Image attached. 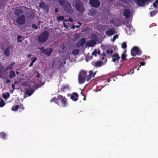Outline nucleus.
Segmentation results:
<instances>
[{
	"label": "nucleus",
	"instance_id": "nucleus-1",
	"mask_svg": "<svg viewBox=\"0 0 158 158\" xmlns=\"http://www.w3.org/2000/svg\"><path fill=\"white\" fill-rule=\"evenodd\" d=\"M74 6L76 10L80 13H82L85 11L83 4L79 0H74L73 1Z\"/></svg>",
	"mask_w": 158,
	"mask_h": 158
},
{
	"label": "nucleus",
	"instance_id": "nucleus-2",
	"mask_svg": "<svg viewBox=\"0 0 158 158\" xmlns=\"http://www.w3.org/2000/svg\"><path fill=\"white\" fill-rule=\"evenodd\" d=\"M49 36V33L47 31H44L37 37L38 40L40 44L46 41Z\"/></svg>",
	"mask_w": 158,
	"mask_h": 158
},
{
	"label": "nucleus",
	"instance_id": "nucleus-3",
	"mask_svg": "<svg viewBox=\"0 0 158 158\" xmlns=\"http://www.w3.org/2000/svg\"><path fill=\"white\" fill-rule=\"evenodd\" d=\"M87 77L86 72L82 70L80 73L78 75V81L80 84H82L85 81Z\"/></svg>",
	"mask_w": 158,
	"mask_h": 158
},
{
	"label": "nucleus",
	"instance_id": "nucleus-4",
	"mask_svg": "<svg viewBox=\"0 0 158 158\" xmlns=\"http://www.w3.org/2000/svg\"><path fill=\"white\" fill-rule=\"evenodd\" d=\"M64 10L67 13H71L73 12L70 4L68 2H65V4L64 6Z\"/></svg>",
	"mask_w": 158,
	"mask_h": 158
},
{
	"label": "nucleus",
	"instance_id": "nucleus-5",
	"mask_svg": "<svg viewBox=\"0 0 158 158\" xmlns=\"http://www.w3.org/2000/svg\"><path fill=\"white\" fill-rule=\"evenodd\" d=\"M25 22V17L24 15H21L19 16L16 20V22L20 25L23 24Z\"/></svg>",
	"mask_w": 158,
	"mask_h": 158
},
{
	"label": "nucleus",
	"instance_id": "nucleus-6",
	"mask_svg": "<svg viewBox=\"0 0 158 158\" xmlns=\"http://www.w3.org/2000/svg\"><path fill=\"white\" fill-rule=\"evenodd\" d=\"M141 53V52L137 47H134L131 50V53L133 56H135L136 55H140Z\"/></svg>",
	"mask_w": 158,
	"mask_h": 158
},
{
	"label": "nucleus",
	"instance_id": "nucleus-7",
	"mask_svg": "<svg viewBox=\"0 0 158 158\" xmlns=\"http://www.w3.org/2000/svg\"><path fill=\"white\" fill-rule=\"evenodd\" d=\"M89 4L93 7H98L100 6V2L99 0H90Z\"/></svg>",
	"mask_w": 158,
	"mask_h": 158
},
{
	"label": "nucleus",
	"instance_id": "nucleus-8",
	"mask_svg": "<svg viewBox=\"0 0 158 158\" xmlns=\"http://www.w3.org/2000/svg\"><path fill=\"white\" fill-rule=\"evenodd\" d=\"M86 39L84 38L80 39L76 44L77 47L78 48L83 47L85 43Z\"/></svg>",
	"mask_w": 158,
	"mask_h": 158
},
{
	"label": "nucleus",
	"instance_id": "nucleus-9",
	"mask_svg": "<svg viewBox=\"0 0 158 158\" xmlns=\"http://www.w3.org/2000/svg\"><path fill=\"white\" fill-rule=\"evenodd\" d=\"M40 7L43 10H45L47 12L48 11L49 8L48 5L46 4L44 2H42L40 3Z\"/></svg>",
	"mask_w": 158,
	"mask_h": 158
},
{
	"label": "nucleus",
	"instance_id": "nucleus-10",
	"mask_svg": "<svg viewBox=\"0 0 158 158\" xmlns=\"http://www.w3.org/2000/svg\"><path fill=\"white\" fill-rule=\"evenodd\" d=\"M105 33L108 36H111L115 33V30L113 28H110L106 30Z\"/></svg>",
	"mask_w": 158,
	"mask_h": 158
},
{
	"label": "nucleus",
	"instance_id": "nucleus-11",
	"mask_svg": "<svg viewBox=\"0 0 158 158\" xmlns=\"http://www.w3.org/2000/svg\"><path fill=\"white\" fill-rule=\"evenodd\" d=\"M96 44V42L94 40L88 41L86 44V45L89 47H94Z\"/></svg>",
	"mask_w": 158,
	"mask_h": 158
},
{
	"label": "nucleus",
	"instance_id": "nucleus-12",
	"mask_svg": "<svg viewBox=\"0 0 158 158\" xmlns=\"http://www.w3.org/2000/svg\"><path fill=\"white\" fill-rule=\"evenodd\" d=\"M53 51L52 48L45 49L44 51V53L48 56L50 55L51 53Z\"/></svg>",
	"mask_w": 158,
	"mask_h": 158
},
{
	"label": "nucleus",
	"instance_id": "nucleus-13",
	"mask_svg": "<svg viewBox=\"0 0 158 158\" xmlns=\"http://www.w3.org/2000/svg\"><path fill=\"white\" fill-rule=\"evenodd\" d=\"M123 14L127 18H129L131 15L130 11L127 9H126L124 11Z\"/></svg>",
	"mask_w": 158,
	"mask_h": 158
},
{
	"label": "nucleus",
	"instance_id": "nucleus-14",
	"mask_svg": "<svg viewBox=\"0 0 158 158\" xmlns=\"http://www.w3.org/2000/svg\"><path fill=\"white\" fill-rule=\"evenodd\" d=\"M10 46H7L4 52L6 56H9L10 54Z\"/></svg>",
	"mask_w": 158,
	"mask_h": 158
},
{
	"label": "nucleus",
	"instance_id": "nucleus-15",
	"mask_svg": "<svg viewBox=\"0 0 158 158\" xmlns=\"http://www.w3.org/2000/svg\"><path fill=\"white\" fill-rule=\"evenodd\" d=\"M87 13L88 15L93 16L95 14L96 12L94 9H91L88 10Z\"/></svg>",
	"mask_w": 158,
	"mask_h": 158
},
{
	"label": "nucleus",
	"instance_id": "nucleus-16",
	"mask_svg": "<svg viewBox=\"0 0 158 158\" xmlns=\"http://www.w3.org/2000/svg\"><path fill=\"white\" fill-rule=\"evenodd\" d=\"M120 58V57L118 56V55L116 54L112 56V60L114 62H115L116 61H118Z\"/></svg>",
	"mask_w": 158,
	"mask_h": 158
},
{
	"label": "nucleus",
	"instance_id": "nucleus-17",
	"mask_svg": "<svg viewBox=\"0 0 158 158\" xmlns=\"http://www.w3.org/2000/svg\"><path fill=\"white\" fill-rule=\"evenodd\" d=\"M78 94L76 93H74L73 95H71V98L74 101H76L78 99Z\"/></svg>",
	"mask_w": 158,
	"mask_h": 158
},
{
	"label": "nucleus",
	"instance_id": "nucleus-18",
	"mask_svg": "<svg viewBox=\"0 0 158 158\" xmlns=\"http://www.w3.org/2000/svg\"><path fill=\"white\" fill-rule=\"evenodd\" d=\"M34 91V90L32 89H28L26 90L25 94H27L29 96H30L33 93Z\"/></svg>",
	"mask_w": 158,
	"mask_h": 158
},
{
	"label": "nucleus",
	"instance_id": "nucleus-19",
	"mask_svg": "<svg viewBox=\"0 0 158 158\" xmlns=\"http://www.w3.org/2000/svg\"><path fill=\"white\" fill-rule=\"evenodd\" d=\"M58 99H60L61 100V102L64 104V105H65L66 102L64 97H63L62 96L60 95L58 97Z\"/></svg>",
	"mask_w": 158,
	"mask_h": 158
},
{
	"label": "nucleus",
	"instance_id": "nucleus-20",
	"mask_svg": "<svg viewBox=\"0 0 158 158\" xmlns=\"http://www.w3.org/2000/svg\"><path fill=\"white\" fill-rule=\"evenodd\" d=\"M79 50L77 49H73L72 52V53L74 56H76L79 54Z\"/></svg>",
	"mask_w": 158,
	"mask_h": 158
},
{
	"label": "nucleus",
	"instance_id": "nucleus-21",
	"mask_svg": "<svg viewBox=\"0 0 158 158\" xmlns=\"http://www.w3.org/2000/svg\"><path fill=\"white\" fill-rule=\"evenodd\" d=\"M103 64V62L101 61H99L96 62L95 63V66L96 67H101Z\"/></svg>",
	"mask_w": 158,
	"mask_h": 158
},
{
	"label": "nucleus",
	"instance_id": "nucleus-22",
	"mask_svg": "<svg viewBox=\"0 0 158 158\" xmlns=\"http://www.w3.org/2000/svg\"><path fill=\"white\" fill-rule=\"evenodd\" d=\"M15 76V73L14 71H11L10 72L9 77L10 79H12Z\"/></svg>",
	"mask_w": 158,
	"mask_h": 158
},
{
	"label": "nucleus",
	"instance_id": "nucleus-23",
	"mask_svg": "<svg viewBox=\"0 0 158 158\" xmlns=\"http://www.w3.org/2000/svg\"><path fill=\"white\" fill-rule=\"evenodd\" d=\"M68 2L64 0H58L59 4L61 6H63L65 4V2Z\"/></svg>",
	"mask_w": 158,
	"mask_h": 158
},
{
	"label": "nucleus",
	"instance_id": "nucleus-24",
	"mask_svg": "<svg viewBox=\"0 0 158 158\" xmlns=\"http://www.w3.org/2000/svg\"><path fill=\"white\" fill-rule=\"evenodd\" d=\"M15 63L13 62L11 64H10L9 65L6 69V70H8L10 69H11L13 66L14 65Z\"/></svg>",
	"mask_w": 158,
	"mask_h": 158
},
{
	"label": "nucleus",
	"instance_id": "nucleus-25",
	"mask_svg": "<svg viewBox=\"0 0 158 158\" xmlns=\"http://www.w3.org/2000/svg\"><path fill=\"white\" fill-rule=\"evenodd\" d=\"M118 37V35H114L113 37V38L112 39H111V42H113L114 41L115 39L117 38Z\"/></svg>",
	"mask_w": 158,
	"mask_h": 158
},
{
	"label": "nucleus",
	"instance_id": "nucleus-26",
	"mask_svg": "<svg viewBox=\"0 0 158 158\" xmlns=\"http://www.w3.org/2000/svg\"><path fill=\"white\" fill-rule=\"evenodd\" d=\"M10 96V94L8 93H6V94H4L3 95V97L5 99H7Z\"/></svg>",
	"mask_w": 158,
	"mask_h": 158
},
{
	"label": "nucleus",
	"instance_id": "nucleus-27",
	"mask_svg": "<svg viewBox=\"0 0 158 158\" xmlns=\"http://www.w3.org/2000/svg\"><path fill=\"white\" fill-rule=\"evenodd\" d=\"M20 9H17L16 10L15 12V14L17 15H19V14H20Z\"/></svg>",
	"mask_w": 158,
	"mask_h": 158
},
{
	"label": "nucleus",
	"instance_id": "nucleus-28",
	"mask_svg": "<svg viewBox=\"0 0 158 158\" xmlns=\"http://www.w3.org/2000/svg\"><path fill=\"white\" fill-rule=\"evenodd\" d=\"M64 19V16H59L57 18V20L58 22L60 21V20H63Z\"/></svg>",
	"mask_w": 158,
	"mask_h": 158
},
{
	"label": "nucleus",
	"instance_id": "nucleus-29",
	"mask_svg": "<svg viewBox=\"0 0 158 158\" xmlns=\"http://www.w3.org/2000/svg\"><path fill=\"white\" fill-rule=\"evenodd\" d=\"M19 106L18 105H16L15 106H13L12 108V110L13 111L17 110L19 108Z\"/></svg>",
	"mask_w": 158,
	"mask_h": 158
},
{
	"label": "nucleus",
	"instance_id": "nucleus-30",
	"mask_svg": "<svg viewBox=\"0 0 158 158\" xmlns=\"http://www.w3.org/2000/svg\"><path fill=\"white\" fill-rule=\"evenodd\" d=\"M22 38V36L20 35H18L17 36V39L18 40V42L19 43L21 42L22 41V40H20Z\"/></svg>",
	"mask_w": 158,
	"mask_h": 158
},
{
	"label": "nucleus",
	"instance_id": "nucleus-31",
	"mask_svg": "<svg viewBox=\"0 0 158 158\" xmlns=\"http://www.w3.org/2000/svg\"><path fill=\"white\" fill-rule=\"evenodd\" d=\"M122 47L123 49H125L127 47V44L126 42H124L122 44Z\"/></svg>",
	"mask_w": 158,
	"mask_h": 158
},
{
	"label": "nucleus",
	"instance_id": "nucleus-32",
	"mask_svg": "<svg viewBox=\"0 0 158 158\" xmlns=\"http://www.w3.org/2000/svg\"><path fill=\"white\" fill-rule=\"evenodd\" d=\"M5 102L3 100L0 102V107H2L5 105Z\"/></svg>",
	"mask_w": 158,
	"mask_h": 158
},
{
	"label": "nucleus",
	"instance_id": "nucleus-33",
	"mask_svg": "<svg viewBox=\"0 0 158 158\" xmlns=\"http://www.w3.org/2000/svg\"><path fill=\"white\" fill-rule=\"evenodd\" d=\"M74 38L76 39H78L80 37V35L77 33H76L74 35Z\"/></svg>",
	"mask_w": 158,
	"mask_h": 158
},
{
	"label": "nucleus",
	"instance_id": "nucleus-34",
	"mask_svg": "<svg viewBox=\"0 0 158 158\" xmlns=\"http://www.w3.org/2000/svg\"><path fill=\"white\" fill-rule=\"evenodd\" d=\"M34 74L35 75V76L37 78H39L40 76V74L37 72H35L34 73Z\"/></svg>",
	"mask_w": 158,
	"mask_h": 158
},
{
	"label": "nucleus",
	"instance_id": "nucleus-35",
	"mask_svg": "<svg viewBox=\"0 0 158 158\" xmlns=\"http://www.w3.org/2000/svg\"><path fill=\"white\" fill-rule=\"evenodd\" d=\"M27 82L26 81H24L21 82V85L27 86Z\"/></svg>",
	"mask_w": 158,
	"mask_h": 158
},
{
	"label": "nucleus",
	"instance_id": "nucleus-36",
	"mask_svg": "<svg viewBox=\"0 0 158 158\" xmlns=\"http://www.w3.org/2000/svg\"><path fill=\"white\" fill-rule=\"evenodd\" d=\"M156 13V11H152L151 12L150 15L151 16H152L155 15Z\"/></svg>",
	"mask_w": 158,
	"mask_h": 158
},
{
	"label": "nucleus",
	"instance_id": "nucleus-37",
	"mask_svg": "<svg viewBox=\"0 0 158 158\" xmlns=\"http://www.w3.org/2000/svg\"><path fill=\"white\" fill-rule=\"evenodd\" d=\"M158 3V0H156L155 2L153 3V5L154 7H157L156 4Z\"/></svg>",
	"mask_w": 158,
	"mask_h": 158
},
{
	"label": "nucleus",
	"instance_id": "nucleus-38",
	"mask_svg": "<svg viewBox=\"0 0 158 158\" xmlns=\"http://www.w3.org/2000/svg\"><path fill=\"white\" fill-rule=\"evenodd\" d=\"M24 79L23 78H21L19 79V81H15L14 82V84H19V82L23 80Z\"/></svg>",
	"mask_w": 158,
	"mask_h": 158
},
{
	"label": "nucleus",
	"instance_id": "nucleus-39",
	"mask_svg": "<svg viewBox=\"0 0 158 158\" xmlns=\"http://www.w3.org/2000/svg\"><path fill=\"white\" fill-rule=\"evenodd\" d=\"M32 27L35 29H37L38 28L37 26L35 24H32Z\"/></svg>",
	"mask_w": 158,
	"mask_h": 158
},
{
	"label": "nucleus",
	"instance_id": "nucleus-40",
	"mask_svg": "<svg viewBox=\"0 0 158 158\" xmlns=\"http://www.w3.org/2000/svg\"><path fill=\"white\" fill-rule=\"evenodd\" d=\"M121 57L123 60H125L126 59V54H123L122 55Z\"/></svg>",
	"mask_w": 158,
	"mask_h": 158
},
{
	"label": "nucleus",
	"instance_id": "nucleus-41",
	"mask_svg": "<svg viewBox=\"0 0 158 158\" xmlns=\"http://www.w3.org/2000/svg\"><path fill=\"white\" fill-rule=\"evenodd\" d=\"M106 52L108 54H109V53L112 54L113 52V51L112 50L109 51V50H108L106 51Z\"/></svg>",
	"mask_w": 158,
	"mask_h": 158
},
{
	"label": "nucleus",
	"instance_id": "nucleus-42",
	"mask_svg": "<svg viewBox=\"0 0 158 158\" xmlns=\"http://www.w3.org/2000/svg\"><path fill=\"white\" fill-rule=\"evenodd\" d=\"M38 48L41 50L43 53H44V50L45 49H44V48L43 47H42L41 48Z\"/></svg>",
	"mask_w": 158,
	"mask_h": 158
},
{
	"label": "nucleus",
	"instance_id": "nucleus-43",
	"mask_svg": "<svg viewBox=\"0 0 158 158\" xmlns=\"http://www.w3.org/2000/svg\"><path fill=\"white\" fill-rule=\"evenodd\" d=\"M78 24H79V25H76L75 26V27L77 28H79L81 25V23L79 22H78Z\"/></svg>",
	"mask_w": 158,
	"mask_h": 158
},
{
	"label": "nucleus",
	"instance_id": "nucleus-44",
	"mask_svg": "<svg viewBox=\"0 0 158 158\" xmlns=\"http://www.w3.org/2000/svg\"><path fill=\"white\" fill-rule=\"evenodd\" d=\"M32 59V62H33V63H34V62H35L36 60V57H33L31 58Z\"/></svg>",
	"mask_w": 158,
	"mask_h": 158
},
{
	"label": "nucleus",
	"instance_id": "nucleus-45",
	"mask_svg": "<svg viewBox=\"0 0 158 158\" xmlns=\"http://www.w3.org/2000/svg\"><path fill=\"white\" fill-rule=\"evenodd\" d=\"M92 55H94L95 56H96L97 55V51L96 50H94V52H92Z\"/></svg>",
	"mask_w": 158,
	"mask_h": 158
},
{
	"label": "nucleus",
	"instance_id": "nucleus-46",
	"mask_svg": "<svg viewBox=\"0 0 158 158\" xmlns=\"http://www.w3.org/2000/svg\"><path fill=\"white\" fill-rule=\"evenodd\" d=\"M63 25L64 27H65L67 29L68 28V27L67 26V25H66L65 23H63Z\"/></svg>",
	"mask_w": 158,
	"mask_h": 158
},
{
	"label": "nucleus",
	"instance_id": "nucleus-47",
	"mask_svg": "<svg viewBox=\"0 0 158 158\" xmlns=\"http://www.w3.org/2000/svg\"><path fill=\"white\" fill-rule=\"evenodd\" d=\"M89 77H90L91 76V75H92L93 72L92 71H89Z\"/></svg>",
	"mask_w": 158,
	"mask_h": 158
},
{
	"label": "nucleus",
	"instance_id": "nucleus-48",
	"mask_svg": "<svg viewBox=\"0 0 158 158\" xmlns=\"http://www.w3.org/2000/svg\"><path fill=\"white\" fill-rule=\"evenodd\" d=\"M57 99H58V98H53L51 100V102H53V101H55Z\"/></svg>",
	"mask_w": 158,
	"mask_h": 158
},
{
	"label": "nucleus",
	"instance_id": "nucleus-49",
	"mask_svg": "<svg viewBox=\"0 0 158 158\" xmlns=\"http://www.w3.org/2000/svg\"><path fill=\"white\" fill-rule=\"evenodd\" d=\"M1 134L3 135V138H5L6 136V134H4V133L2 132H1Z\"/></svg>",
	"mask_w": 158,
	"mask_h": 158
},
{
	"label": "nucleus",
	"instance_id": "nucleus-50",
	"mask_svg": "<svg viewBox=\"0 0 158 158\" xmlns=\"http://www.w3.org/2000/svg\"><path fill=\"white\" fill-rule=\"evenodd\" d=\"M34 63L32 62H31L30 64H29V67H31L32 66V65H33V64Z\"/></svg>",
	"mask_w": 158,
	"mask_h": 158
},
{
	"label": "nucleus",
	"instance_id": "nucleus-51",
	"mask_svg": "<svg viewBox=\"0 0 158 158\" xmlns=\"http://www.w3.org/2000/svg\"><path fill=\"white\" fill-rule=\"evenodd\" d=\"M126 25H127V27H129V28H131V26L130 25H129L128 24H127V23L126 24Z\"/></svg>",
	"mask_w": 158,
	"mask_h": 158
},
{
	"label": "nucleus",
	"instance_id": "nucleus-52",
	"mask_svg": "<svg viewBox=\"0 0 158 158\" xmlns=\"http://www.w3.org/2000/svg\"><path fill=\"white\" fill-rule=\"evenodd\" d=\"M12 86L13 88V89H15V85L14 84H12Z\"/></svg>",
	"mask_w": 158,
	"mask_h": 158
},
{
	"label": "nucleus",
	"instance_id": "nucleus-53",
	"mask_svg": "<svg viewBox=\"0 0 158 158\" xmlns=\"http://www.w3.org/2000/svg\"><path fill=\"white\" fill-rule=\"evenodd\" d=\"M58 8H56L55 11L57 13L58 12Z\"/></svg>",
	"mask_w": 158,
	"mask_h": 158
},
{
	"label": "nucleus",
	"instance_id": "nucleus-54",
	"mask_svg": "<svg viewBox=\"0 0 158 158\" xmlns=\"http://www.w3.org/2000/svg\"><path fill=\"white\" fill-rule=\"evenodd\" d=\"M31 55L30 54H29L28 55L27 57H28V58H31Z\"/></svg>",
	"mask_w": 158,
	"mask_h": 158
},
{
	"label": "nucleus",
	"instance_id": "nucleus-55",
	"mask_svg": "<svg viewBox=\"0 0 158 158\" xmlns=\"http://www.w3.org/2000/svg\"><path fill=\"white\" fill-rule=\"evenodd\" d=\"M75 25H73L72 27H71V28L72 29H74L75 28Z\"/></svg>",
	"mask_w": 158,
	"mask_h": 158
},
{
	"label": "nucleus",
	"instance_id": "nucleus-56",
	"mask_svg": "<svg viewBox=\"0 0 158 158\" xmlns=\"http://www.w3.org/2000/svg\"><path fill=\"white\" fill-rule=\"evenodd\" d=\"M10 83V81L9 80H7L6 82V83Z\"/></svg>",
	"mask_w": 158,
	"mask_h": 158
},
{
	"label": "nucleus",
	"instance_id": "nucleus-57",
	"mask_svg": "<svg viewBox=\"0 0 158 158\" xmlns=\"http://www.w3.org/2000/svg\"><path fill=\"white\" fill-rule=\"evenodd\" d=\"M68 21L72 22L73 21V20H72V19L71 18H69V19L68 20Z\"/></svg>",
	"mask_w": 158,
	"mask_h": 158
},
{
	"label": "nucleus",
	"instance_id": "nucleus-58",
	"mask_svg": "<svg viewBox=\"0 0 158 158\" xmlns=\"http://www.w3.org/2000/svg\"><path fill=\"white\" fill-rule=\"evenodd\" d=\"M151 0H145L144 1L145 2H149L151 1Z\"/></svg>",
	"mask_w": 158,
	"mask_h": 158
},
{
	"label": "nucleus",
	"instance_id": "nucleus-59",
	"mask_svg": "<svg viewBox=\"0 0 158 158\" xmlns=\"http://www.w3.org/2000/svg\"><path fill=\"white\" fill-rule=\"evenodd\" d=\"M141 65H143L145 64V63L143 62L141 63Z\"/></svg>",
	"mask_w": 158,
	"mask_h": 158
},
{
	"label": "nucleus",
	"instance_id": "nucleus-60",
	"mask_svg": "<svg viewBox=\"0 0 158 158\" xmlns=\"http://www.w3.org/2000/svg\"><path fill=\"white\" fill-rule=\"evenodd\" d=\"M90 80V78H88L87 79V81H89Z\"/></svg>",
	"mask_w": 158,
	"mask_h": 158
},
{
	"label": "nucleus",
	"instance_id": "nucleus-61",
	"mask_svg": "<svg viewBox=\"0 0 158 158\" xmlns=\"http://www.w3.org/2000/svg\"><path fill=\"white\" fill-rule=\"evenodd\" d=\"M101 55H102L103 56H105V54L104 53L102 54Z\"/></svg>",
	"mask_w": 158,
	"mask_h": 158
},
{
	"label": "nucleus",
	"instance_id": "nucleus-62",
	"mask_svg": "<svg viewBox=\"0 0 158 158\" xmlns=\"http://www.w3.org/2000/svg\"><path fill=\"white\" fill-rule=\"evenodd\" d=\"M100 51H98V54H100Z\"/></svg>",
	"mask_w": 158,
	"mask_h": 158
},
{
	"label": "nucleus",
	"instance_id": "nucleus-63",
	"mask_svg": "<svg viewBox=\"0 0 158 158\" xmlns=\"http://www.w3.org/2000/svg\"><path fill=\"white\" fill-rule=\"evenodd\" d=\"M19 73V72H17V71L16 72V74L17 75H18Z\"/></svg>",
	"mask_w": 158,
	"mask_h": 158
},
{
	"label": "nucleus",
	"instance_id": "nucleus-64",
	"mask_svg": "<svg viewBox=\"0 0 158 158\" xmlns=\"http://www.w3.org/2000/svg\"><path fill=\"white\" fill-rule=\"evenodd\" d=\"M96 72H95V73H94V76H93L94 77V75L96 74Z\"/></svg>",
	"mask_w": 158,
	"mask_h": 158
}]
</instances>
